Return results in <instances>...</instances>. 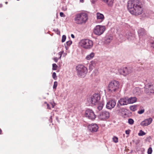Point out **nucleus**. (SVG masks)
Wrapping results in <instances>:
<instances>
[{
	"instance_id": "f257e3e1",
	"label": "nucleus",
	"mask_w": 154,
	"mask_h": 154,
	"mask_svg": "<svg viewBox=\"0 0 154 154\" xmlns=\"http://www.w3.org/2000/svg\"><path fill=\"white\" fill-rule=\"evenodd\" d=\"M127 9L132 15L137 16L141 14L143 11L142 3L139 0L129 1L127 3Z\"/></svg>"
},
{
	"instance_id": "f03ea898",
	"label": "nucleus",
	"mask_w": 154,
	"mask_h": 154,
	"mask_svg": "<svg viewBox=\"0 0 154 154\" xmlns=\"http://www.w3.org/2000/svg\"><path fill=\"white\" fill-rule=\"evenodd\" d=\"M88 19L87 14L82 12L77 14L74 18L75 23L77 24L82 25L86 23Z\"/></svg>"
},
{
	"instance_id": "7ed1b4c3",
	"label": "nucleus",
	"mask_w": 154,
	"mask_h": 154,
	"mask_svg": "<svg viewBox=\"0 0 154 154\" xmlns=\"http://www.w3.org/2000/svg\"><path fill=\"white\" fill-rule=\"evenodd\" d=\"M76 70L78 76L82 78L85 77L88 72L87 68L82 64L77 65L76 67Z\"/></svg>"
},
{
	"instance_id": "20e7f679",
	"label": "nucleus",
	"mask_w": 154,
	"mask_h": 154,
	"mask_svg": "<svg viewBox=\"0 0 154 154\" xmlns=\"http://www.w3.org/2000/svg\"><path fill=\"white\" fill-rule=\"evenodd\" d=\"M79 44L81 47L86 49L91 48L93 45L92 41L88 39L81 40Z\"/></svg>"
},
{
	"instance_id": "39448f33",
	"label": "nucleus",
	"mask_w": 154,
	"mask_h": 154,
	"mask_svg": "<svg viewBox=\"0 0 154 154\" xmlns=\"http://www.w3.org/2000/svg\"><path fill=\"white\" fill-rule=\"evenodd\" d=\"M102 92L100 91L99 93L97 92V108L99 110H101L104 105V102L103 98H100V94Z\"/></svg>"
},
{
	"instance_id": "423d86ee",
	"label": "nucleus",
	"mask_w": 154,
	"mask_h": 154,
	"mask_svg": "<svg viewBox=\"0 0 154 154\" xmlns=\"http://www.w3.org/2000/svg\"><path fill=\"white\" fill-rule=\"evenodd\" d=\"M119 85V82L118 81H111L108 85L109 91L112 92L116 91L118 89Z\"/></svg>"
},
{
	"instance_id": "0eeeda50",
	"label": "nucleus",
	"mask_w": 154,
	"mask_h": 154,
	"mask_svg": "<svg viewBox=\"0 0 154 154\" xmlns=\"http://www.w3.org/2000/svg\"><path fill=\"white\" fill-rule=\"evenodd\" d=\"M118 72L120 75H122L124 76H126L127 75L131 73L132 71V69L130 68L125 67L119 69Z\"/></svg>"
},
{
	"instance_id": "6e6552de",
	"label": "nucleus",
	"mask_w": 154,
	"mask_h": 154,
	"mask_svg": "<svg viewBox=\"0 0 154 154\" xmlns=\"http://www.w3.org/2000/svg\"><path fill=\"white\" fill-rule=\"evenodd\" d=\"M145 91L148 94L153 93L154 92V84L149 83L145 87Z\"/></svg>"
},
{
	"instance_id": "1a4fd4ad",
	"label": "nucleus",
	"mask_w": 154,
	"mask_h": 154,
	"mask_svg": "<svg viewBox=\"0 0 154 154\" xmlns=\"http://www.w3.org/2000/svg\"><path fill=\"white\" fill-rule=\"evenodd\" d=\"M85 116L86 117L92 120H94L96 118V116L94 112L89 109L85 111Z\"/></svg>"
},
{
	"instance_id": "9d476101",
	"label": "nucleus",
	"mask_w": 154,
	"mask_h": 154,
	"mask_svg": "<svg viewBox=\"0 0 154 154\" xmlns=\"http://www.w3.org/2000/svg\"><path fill=\"white\" fill-rule=\"evenodd\" d=\"M98 117L101 120H104L109 118V113L108 111H103L99 113L98 115Z\"/></svg>"
},
{
	"instance_id": "9b49d317",
	"label": "nucleus",
	"mask_w": 154,
	"mask_h": 154,
	"mask_svg": "<svg viewBox=\"0 0 154 154\" xmlns=\"http://www.w3.org/2000/svg\"><path fill=\"white\" fill-rule=\"evenodd\" d=\"M87 101L92 105H95L96 103V94H94L89 98L88 99Z\"/></svg>"
},
{
	"instance_id": "f8f14e48",
	"label": "nucleus",
	"mask_w": 154,
	"mask_h": 154,
	"mask_svg": "<svg viewBox=\"0 0 154 154\" xmlns=\"http://www.w3.org/2000/svg\"><path fill=\"white\" fill-rule=\"evenodd\" d=\"M106 29L104 26L97 25V35H100L102 34Z\"/></svg>"
},
{
	"instance_id": "ddd939ff",
	"label": "nucleus",
	"mask_w": 154,
	"mask_h": 154,
	"mask_svg": "<svg viewBox=\"0 0 154 154\" xmlns=\"http://www.w3.org/2000/svg\"><path fill=\"white\" fill-rule=\"evenodd\" d=\"M152 118H149L142 122L140 123V125L143 127L147 126L152 123Z\"/></svg>"
},
{
	"instance_id": "4468645a",
	"label": "nucleus",
	"mask_w": 154,
	"mask_h": 154,
	"mask_svg": "<svg viewBox=\"0 0 154 154\" xmlns=\"http://www.w3.org/2000/svg\"><path fill=\"white\" fill-rule=\"evenodd\" d=\"M116 104V102L115 100H111L107 103L106 105L107 108L111 109L114 107Z\"/></svg>"
},
{
	"instance_id": "2eb2a0df",
	"label": "nucleus",
	"mask_w": 154,
	"mask_h": 154,
	"mask_svg": "<svg viewBox=\"0 0 154 154\" xmlns=\"http://www.w3.org/2000/svg\"><path fill=\"white\" fill-rule=\"evenodd\" d=\"M128 103V98L126 97L125 98H121L118 101V105L119 104L121 106L126 105Z\"/></svg>"
},
{
	"instance_id": "dca6fc26",
	"label": "nucleus",
	"mask_w": 154,
	"mask_h": 154,
	"mask_svg": "<svg viewBox=\"0 0 154 154\" xmlns=\"http://www.w3.org/2000/svg\"><path fill=\"white\" fill-rule=\"evenodd\" d=\"M88 128L91 132H95L96 131V124L95 123L89 125L88 126Z\"/></svg>"
},
{
	"instance_id": "f3484780",
	"label": "nucleus",
	"mask_w": 154,
	"mask_h": 154,
	"mask_svg": "<svg viewBox=\"0 0 154 154\" xmlns=\"http://www.w3.org/2000/svg\"><path fill=\"white\" fill-rule=\"evenodd\" d=\"M104 19V17L103 14L100 13H97V23H101Z\"/></svg>"
},
{
	"instance_id": "a211bd4d",
	"label": "nucleus",
	"mask_w": 154,
	"mask_h": 154,
	"mask_svg": "<svg viewBox=\"0 0 154 154\" xmlns=\"http://www.w3.org/2000/svg\"><path fill=\"white\" fill-rule=\"evenodd\" d=\"M96 61L94 60L90 62L89 66V69L91 71L93 69H96Z\"/></svg>"
},
{
	"instance_id": "6ab92c4d",
	"label": "nucleus",
	"mask_w": 154,
	"mask_h": 154,
	"mask_svg": "<svg viewBox=\"0 0 154 154\" xmlns=\"http://www.w3.org/2000/svg\"><path fill=\"white\" fill-rule=\"evenodd\" d=\"M112 39L113 37L111 35L106 36L105 38L104 42L106 44H109L111 42Z\"/></svg>"
},
{
	"instance_id": "aec40b11",
	"label": "nucleus",
	"mask_w": 154,
	"mask_h": 154,
	"mask_svg": "<svg viewBox=\"0 0 154 154\" xmlns=\"http://www.w3.org/2000/svg\"><path fill=\"white\" fill-rule=\"evenodd\" d=\"M137 101V98L135 97H131L129 98H128V104L133 103L136 102Z\"/></svg>"
},
{
	"instance_id": "412c9836",
	"label": "nucleus",
	"mask_w": 154,
	"mask_h": 154,
	"mask_svg": "<svg viewBox=\"0 0 154 154\" xmlns=\"http://www.w3.org/2000/svg\"><path fill=\"white\" fill-rule=\"evenodd\" d=\"M138 33L139 36H143L145 35L146 34L145 30L143 28H140L139 29L138 31Z\"/></svg>"
},
{
	"instance_id": "4be33fe9",
	"label": "nucleus",
	"mask_w": 154,
	"mask_h": 154,
	"mask_svg": "<svg viewBox=\"0 0 154 154\" xmlns=\"http://www.w3.org/2000/svg\"><path fill=\"white\" fill-rule=\"evenodd\" d=\"M103 2L107 4L109 6H112L114 0H101Z\"/></svg>"
},
{
	"instance_id": "5701e85b",
	"label": "nucleus",
	"mask_w": 154,
	"mask_h": 154,
	"mask_svg": "<svg viewBox=\"0 0 154 154\" xmlns=\"http://www.w3.org/2000/svg\"><path fill=\"white\" fill-rule=\"evenodd\" d=\"M95 55V54L93 52H91L88 54L86 57L85 59L87 60H90L92 59Z\"/></svg>"
},
{
	"instance_id": "b1692460",
	"label": "nucleus",
	"mask_w": 154,
	"mask_h": 154,
	"mask_svg": "<svg viewBox=\"0 0 154 154\" xmlns=\"http://www.w3.org/2000/svg\"><path fill=\"white\" fill-rule=\"evenodd\" d=\"M137 106L136 105L131 106L130 107V109L131 110L134 111L137 110Z\"/></svg>"
},
{
	"instance_id": "393cba45",
	"label": "nucleus",
	"mask_w": 154,
	"mask_h": 154,
	"mask_svg": "<svg viewBox=\"0 0 154 154\" xmlns=\"http://www.w3.org/2000/svg\"><path fill=\"white\" fill-rule=\"evenodd\" d=\"M145 134L146 133L141 130H140L138 134V135L139 136H142Z\"/></svg>"
},
{
	"instance_id": "a878e982",
	"label": "nucleus",
	"mask_w": 154,
	"mask_h": 154,
	"mask_svg": "<svg viewBox=\"0 0 154 154\" xmlns=\"http://www.w3.org/2000/svg\"><path fill=\"white\" fill-rule=\"evenodd\" d=\"M112 140L114 143H117L118 142V138L116 136H114L112 138Z\"/></svg>"
},
{
	"instance_id": "bb28decb",
	"label": "nucleus",
	"mask_w": 154,
	"mask_h": 154,
	"mask_svg": "<svg viewBox=\"0 0 154 154\" xmlns=\"http://www.w3.org/2000/svg\"><path fill=\"white\" fill-rule=\"evenodd\" d=\"M150 46L154 48V38L151 39L150 41Z\"/></svg>"
},
{
	"instance_id": "cd10ccee",
	"label": "nucleus",
	"mask_w": 154,
	"mask_h": 154,
	"mask_svg": "<svg viewBox=\"0 0 154 154\" xmlns=\"http://www.w3.org/2000/svg\"><path fill=\"white\" fill-rule=\"evenodd\" d=\"M57 66L55 63H53L52 64V69L55 70L57 69Z\"/></svg>"
},
{
	"instance_id": "c85d7f7f",
	"label": "nucleus",
	"mask_w": 154,
	"mask_h": 154,
	"mask_svg": "<svg viewBox=\"0 0 154 154\" xmlns=\"http://www.w3.org/2000/svg\"><path fill=\"white\" fill-rule=\"evenodd\" d=\"M128 123L130 125H132L134 123V120L131 119H128Z\"/></svg>"
},
{
	"instance_id": "c756f323",
	"label": "nucleus",
	"mask_w": 154,
	"mask_h": 154,
	"mask_svg": "<svg viewBox=\"0 0 154 154\" xmlns=\"http://www.w3.org/2000/svg\"><path fill=\"white\" fill-rule=\"evenodd\" d=\"M57 81H55L54 82V85L53 86V88L54 89H56L57 86Z\"/></svg>"
},
{
	"instance_id": "7c9ffc66",
	"label": "nucleus",
	"mask_w": 154,
	"mask_h": 154,
	"mask_svg": "<svg viewBox=\"0 0 154 154\" xmlns=\"http://www.w3.org/2000/svg\"><path fill=\"white\" fill-rule=\"evenodd\" d=\"M152 152V149L151 147H149L148 149L147 153L148 154H151Z\"/></svg>"
},
{
	"instance_id": "2f4dec72",
	"label": "nucleus",
	"mask_w": 154,
	"mask_h": 154,
	"mask_svg": "<svg viewBox=\"0 0 154 154\" xmlns=\"http://www.w3.org/2000/svg\"><path fill=\"white\" fill-rule=\"evenodd\" d=\"M52 76L54 80H56L57 79V77L56 75V73L55 72H54L52 74Z\"/></svg>"
},
{
	"instance_id": "473e14b6",
	"label": "nucleus",
	"mask_w": 154,
	"mask_h": 154,
	"mask_svg": "<svg viewBox=\"0 0 154 154\" xmlns=\"http://www.w3.org/2000/svg\"><path fill=\"white\" fill-rule=\"evenodd\" d=\"M63 51H61L60 52H59L58 54V55L60 56L59 57V59H61V57L62 56V55L63 53Z\"/></svg>"
},
{
	"instance_id": "72a5a7b5",
	"label": "nucleus",
	"mask_w": 154,
	"mask_h": 154,
	"mask_svg": "<svg viewBox=\"0 0 154 154\" xmlns=\"http://www.w3.org/2000/svg\"><path fill=\"white\" fill-rule=\"evenodd\" d=\"M90 2H91V4L93 6H94L95 4L96 0H90Z\"/></svg>"
},
{
	"instance_id": "f704fd0d",
	"label": "nucleus",
	"mask_w": 154,
	"mask_h": 154,
	"mask_svg": "<svg viewBox=\"0 0 154 154\" xmlns=\"http://www.w3.org/2000/svg\"><path fill=\"white\" fill-rule=\"evenodd\" d=\"M66 39V36L65 35H63L62 37V42H64Z\"/></svg>"
},
{
	"instance_id": "c9c22d12",
	"label": "nucleus",
	"mask_w": 154,
	"mask_h": 154,
	"mask_svg": "<svg viewBox=\"0 0 154 154\" xmlns=\"http://www.w3.org/2000/svg\"><path fill=\"white\" fill-rule=\"evenodd\" d=\"M67 8L66 6L65 5H63L62 7V10L63 11H66L67 10Z\"/></svg>"
},
{
	"instance_id": "e433bc0d",
	"label": "nucleus",
	"mask_w": 154,
	"mask_h": 154,
	"mask_svg": "<svg viewBox=\"0 0 154 154\" xmlns=\"http://www.w3.org/2000/svg\"><path fill=\"white\" fill-rule=\"evenodd\" d=\"M144 112V109H141L140 110H139L138 111V113L139 114H142Z\"/></svg>"
},
{
	"instance_id": "4c0bfd02",
	"label": "nucleus",
	"mask_w": 154,
	"mask_h": 154,
	"mask_svg": "<svg viewBox=\"0 0 154 154\" xmlns=\"http://www.w3.org/2000/svg\"><path fill=\"white\" fill-rule=\"evenodd\" d=\"M54 31L57 33V34H59L60 33V31L57 29H54Z\"/></svg>"
},
{
	"instance_id": "58836bf2",
	"label": "nucleus",
	"mask_w": 154,
	"mask_h": 154,
	"mask_svg": "<svg viewBox=\"0 0 154 154\" xmlns=\"http://www.w3.org/2000/svg\"><path fill=\"white\" fill-rule=\"evenodd\" d=\"M72 43V42L71 41H68L66 42V44L67 45H68V46L70 45Z\"/></svg>"
},
{
	"instance_id": "ea45409f",
	"label": "nucleus",
	"mask_w": 154,
	"mask_h": 154,
	"mask_svg": "<svg viewBox=\"0 0 154 154\" xmlns=\"http://www.w3.org/2000/svg\"><path fill=\"white\" fill-rule=\"evenodd\" d=\"M96 26L94 28V29L93 33L92 34V35H93L94 34L95 35H96Z\"/></svg>"
},
{
	"instance_id": "a19ab883",
	"label": "nucleus",
	"mask_w": 154,
	"mask_h": 154,
	"mask_svg": "<svg viewBox=\"0 0 154 154\" xmlns=\"http://www.w3.org/2000/svg\"><path fill=\"white\" fill-rule=\"evenodd\" d=\"M51 105V106L52 108H53L55 105V103L54 102L51 103H50Z\"/></svg>"
},
{
	"instance_id": "79ce46f5",
	"label": "nucleus",
	"mask_w": 154,
	"mask_h": 154,
	"mask_svg": "<svg viewBox=\"0 0 154 154\" xmlns=\"http://www.w3.org/2000/svg\"><path fill=\"white\" fill-rule=\"evenodd\" d=\"M130 131H131L130 130H126L125 131L126 134H129L130 133Z\"/></svg>"
},
{
	"instance_id": "37998d69",
	"label": "nucleus",
	"mask_w": 154,
	"mask_h": 154,
	"mask_svg": "<svg viewBox=\"0 0 154 154\" xmlns=\"http://www.w3.org/2000/svg\"><path fill=\"white\" fill-rule=\"evenodd\" d=\"M59 59V58H58L57 57H55L54 58V60L56 62H57L58 61V60Z\"/></svg>"
},
{
	"instance_id": "c03bdc74",
	"label": "nucleus",
	"mask_w": 154,
	"mask_h": 154,
	"mask_svg": "<svg viewBox=\"0 0 154 154\" xmlns=\"http://www.w3.org/2000/svg\"><path fill=\"white\" fill-rule=\"evenodd\" d=\"M60 16L61 17H64L65 16L64 15V14L63 12H60Z\"/></svg>"
},
{
	"instance_id": "a18cd8bd",
	"label": "nucleus",
	"mask_w": 154,
	"mask_h": 154,
	"mask_svg": "<svg viewBox=\"0 0 154 154\" xmlns=\"http://www.w3.org/2000/svg\"><path fill=\"white\" fill-rule=\"evenodd\" d=\"M47 108L48 109H51V107H50L51 105L50 104H49L48 103H47Z\"/></svg>"
},
{
	"instance_id": "49530a36",
	"label": "nucleus",
	"mask_w": 154,
	"mask_h": 154,
	"mask_svg": "<svg viewBox=\"0 0 154 154\" xmlns=\"http://www.w3.org/2000/svg\"><path fill=\"white\" fill-rule=\"evenodd\" d=\"M52 116H51L50 117V119H49V121L51 122H52Z\"/></svg>"
},
{
	"instance_id": "de8ad7c7",
	"label": "nucleus",
	"mask_w": 154,
	"mask_h": 154,
	"mask_svg": "<svg viewBox=\"0 0 154 154\" xmlns=\"http://www.w3.org/2000/svg\"><path fill=\"white\" fill-rule=\"evenodd\" d=\"M71 37L72 38H75V36H74V35L72 34L71 35Z\"/></svg>"
},
{
	"instance_id": "09e8293b",
	"label": "nucleus",
	"mask_w": 154,
	"mask_h": 154,
	"mask_svg": "<svg viewBox=\"0 0 154 154\" xmlns=\"http://www.w3.org/2000/svg\"><path fill=\"white\" fill-rule=\"evenodd\" d=\"M80 2L81 3H83L84 2V0H80Z\"/></svg>"
},
{
	"instance_id": "8fccbe9b",
	"label": "nucleus",
	"mask_w": 154,
	"mask_h": 154,
	"mask_svg": "<svg viewBox=\"0 0 154 154\" xmlns=\"http://www.w3.org/2000/svg\"><path fill=\"white\" fill-rule=\"evenodd\" d=\"M92 75H94L95 76L96 75V73H93L92 74Z\"/></svg>"
},
{
	"instance_id": "3c124183",
	"label": "nucleus",
	"mask_w": 154,
	"mask_h": 154,
	"mask_svg": "<svg viewBox=\"0 0 154 154\" xmlns=\"http://www.w3.org/2000/svg\"><path fill=\"white\" fill-rule=\"evenodd\" d=\"M135 90H139V88H135Z\"/></svg>"
},
{
	"instance_id": "603ef678",
	"label": "nucleus",
	"mask_w": 154,
	"mask_h": 154,
	"mask_svg": "<svg viewBox=\"0 0 154 154\" xmlns=\"http://www.w3.org/2000/svg\"><path fill=\"white\" fill-rule=\"evenodd\" d=\"M2 7V4H0V8H1Z\"/></svg>"
},
{
	"instance_id": "864d4df0",
	"label": "nucleus",
	"mask_w": 154,
	"mask_h": 154,
	"mask_svg": "<svg viewBox=\"0 0 154 154\" xmlns=\"http://www.w3.org/2000/svg\"><path fill=\"white\" fill-rule=\"evenodd\" d=\"M1 132H2V130L1 129H0V134H1Z\"/></svg>"
},
{
	"instance_id": "5fc2aeb1",
	"label": "nucleus",
	"mask_w": 154,
	"mask_h": 154,
	"mask_svg": "<svg viewBox=\"0 0 154 154\" xmlns=\"http://www.w3.org/2000/svg\"><path fill=\"white\" fill-rule=\"evenodd\" d=\"M5 3L6 4H7L8 3V2H5Z\"/></svg>"
},
{
	"instance_id": "6e6d98bb",
	"label": "nucleus",
	"mask_w": 154,
	"mask_h": 154,
	"mask_svg": "<svg viewBox=\"0 0 154 154\" xmlns=\"http://www.w3.org/2000/svg\"><path fill=\"white\" fill-rule=\"evenodd\" d=\"M98 129V126H97V130Z\"/></svg>"
},
{
	"instance_id": "4d7b16f0",
	"label": "nucleus",
	"mask_w": 154,
	"mask_h": 154,
	"mask_svg": "<svg viewBox=\"0 0 154 154\" xmlns=\"http://www.w3.org/2000/svg\"><path fill=\"white\" fill-rule=\"evenodd\" d=\"M45 103H47L46 102H45Z\"/></svg>"
}]
</instances>
